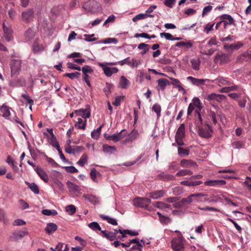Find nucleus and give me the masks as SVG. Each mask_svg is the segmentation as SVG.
<instances>
[{
    "label": "nucleus",
    "mask_w": 251,
    "mask_h": 251,
    "mask_svg": "<svg viewBox=\"0 0 251 251\" xmlns=\"http://www.w3.org/2000/svg\"><path fill=\"white\" fill-rule=\"evenodd\" d=\"M100 217L103 220H106L107 222L112 225H117L118 223L116 220L115 219L110 218L107 216H105L104 215L100 214Z\"/></svg>",
    "instance_id": "nucleus-32"
},
{
    "label": "nucleus",
    "mask_w": 251,
    "mask_h": 251,
    "mask_svg": "<svg viewBox=\"0 0 251 251\" xmlns=\"http://www.w3.org/2000/svg\"><path fill=\"white\" fill-rule=\"evenodd\" d=\"M185 135V126L184 124H181L178 127L176 132L175 136L184 137Z\"/></svg>",
    "instance_id": "nucleus-33"
},
{
    "label": "nucleus",
    "mask_w": 251,
    "mask_h": 251,
    "mask_svg": "<svg viewBox=\"0 0 251 251\" xmlns=\"http://www.w3.org/2000/svg\"><path fill=\"white\" fill-rule=\"evenodd\" d=\"M172 80L171 83L175 87H176L179 91H184V89L181 86V83L180 81L176 78L171 77Z\"/></svg>",
    "instance_id": "nucleus-24"
},
{
    "label": "nucleus",
    "mask_w": 251,
    "mask_h": 251,
    "mask_svg": "<svg viewBox=\"0 0 251 251\" xmlns=\"http://www.w3.org/2000/svg\"><path fill=\"white\" fill-rule=\"evenodd\" d=\"M172 247L175 251H183L184 244L180 239L175 238L172 241Z\"/></svg>",
    "instance_id": "nucleus-7"
},
{
    "label": "nucleus",
    "mask_w": 251,
    "mask_h": 251,
    "mask_svg": "<svg viewBox=\"0 0 251 251\" xmlns=\"http://www.w3.org/2000/svg\"><path fill=\"white\" fill-rule=\"evenodd\" d=\"M154 206L158 208L163 209L170 208V205L161 201H155L153 203Z\"/></svg>",
    "instance_id": "nucleus-36"
},
{
    "label": "nucleus",
    "mask_w": 251,
    "mask_h": 251,
    "mask_svg": "<svg viewBox=\"0 0 251 251\" xmlns=\"http://www.w3.org/2000/svg\"><path fill=\"white\" fill-rule=\"evenodd\" d=\"M133 203L136 206L148 209V206L151 203V200L147 198L137 197L133 200Z\"/></svg>",
    "instance_id": "nucleus-2"
},
{
    "label": "nucleus",
    "mask_w": 251,
    "mask_h": 251,
    "mask_svg": "<svg viewBox=\"0 0 251 251\" xmlns=\"http://www.w3.org/2000/svg\"><path fill=\"white\" fill-rule=\"evenodd\" d=\"M201 111L198 109H195V123L196 126L198 128L202 126V119L201 114Z\"/></svg>",
    "instance_id": "nucleus-19"
},
{
    "label": "nucleus",
    "mask_w": 251,
    "mask_h": 251,
    "mask_svg": "<svg viewBox=\"0 0 251 251\" xmlns=\"http://www.w3.org/2000/svg\"><path fill=\"white\" fill-rule=\"evenodd\" d=\"M195 195H197V197H194V201H202V197L207 196V194L202 193H196L194 194Z\"/></svg>",
    "instance_id": "nucleus-58"
},
{
    "label": "nucleus",
    "mask_w": 251,
    "mask_h": 251,
    "mask_svg": "<svg viewBox=\"0 0 251 251\" xmlns=\"http://www.w3.org/2000/svg\"><path fill=\"white\" fill-rule=\"evenodd\" d=\"M223 96L221 95L216 94L215 93L211 94L208 96L209 100H215L219 101Z\"/></svg>",
    "instance_id": "nucleus-45"
},
{
    "label": "nucleus",
    "mask_w": 251,
    "mask_h": 251,
    "mask_svg": "<svg viewBox=\"0 0 251 251\" xmlns=\"http://www.w3.org/2000/svg\"><path fill=\"white\" fill-rule=\"evenodd\" d=\"M86 119L83 121L82 118H79L77 119V122L75 124V126H77L78 129L84 130L86 128Z\"/></svg>",
    "instance_id": "nucleus-26"
},
{
    "label": "nucleus",
    "mask_w": 251,
    "mask_h": 251,
    "mask_svg": "<svg viewBox=\"0 0 251 251\" xmlns=\"http://www.w3.org/2000/svg\"><path fill=\"white\" fill-rule=\"evenodd\" d=\"M243 46V44L241 42H238L236 44H225L224 45L225 49L229 51L234 50H238Z\"/></svg>",
    "instance_id": "nucleus-15"
},
{
    "label": "nucleus",
    "mask_w": 251,
    "mask_h": 251,
    "mask_svg": "<svg viewBox=\"0 0 251 251\" xmlns=\"http://www.w3.org/2000/svg\"><path fill=\"white\" fill-rule=\"evenodd\" d=\"M221 19L222 20H228L229 25H232L234 24V20L230 15L227 14H224L221 16Z\"/></svg>",
    "instance_id": "nucleus-48"
},
{
    "label": "nucleus",
    "mask_w": 251,
    "mask_h": 251,
    "mask_svg": "<svg viewBox=\"0 0 251 251\" xmlns=\"http://www.w3.org/2000/svg\"><path fill=\"white\" fill-rule=\"evenodd\" d=\"M157 178L160 180L163 181H170L175 179V177L170 174H165L162 172L157 176Z\"/></svg>",
    "instance_id": "nucleus-16"
},
{
    "label": "nucleus",
    "mask_w": 251,
    "mask_h": 251,
    "mask_svg": "<svg viewBox=\"0 0 251 251\" xmlns=\"http://www.w3.org/2000/svg\"><path fill=\"white\" fill-rule=\"evenodd\" d=\"M88 226L90 228H91L92 229H93L95 231L99 230V231H101V229L100 226L99 224L97 222H93L90 223L88 225Z\"/></svg>",
    "instance_id": "nucleus-46"
},
{
    "label": "nucleus",
    "mask_w": 251,
    "mask_h": 251,
    "mask_svg": "<svg viewBox=\"0 0 251 251\" xmlns=\"http://www.w3.org/2000/svg\"><path fill=\"white\" fill-rule=\"evenodd\" d=\"M193 172L190 170L187 169H183L179 171L176 174L177 176H183L186 175H191Z\"/></svg>",
    "instance_id": "nucleus-40"
},
{
    "label": "nucleus",
    "mask_w": 251,
    "mask_h": 251,
    "mask_svg": "<svg viewBox=\"0 0 251 251\" xmlns=\"http://www.w3.org/2000/svg\"><path fill=\"white\" fill-rule=\"evenodd\" d=\"M81 70L83 74H87L88 73H92L93 72V70L92 69L91 67L88 65L83 66L81 69Z\"/></svg>",
    "instance_id": "nucleus-51"
},
{
    "label": "nucleus",
    "mask_w": 251,
    "mask_h": 251,
    "mask_svg": "<svg viewBox=\"0 0 251 251\" xmlns=\"http://www.w3.org/2000/svg\"><path fill=\"white\" fill-rule=\"evenodd\" d=\"M102 126L99 127L97 130H94L91 132V137L94 139H98L100 134Z\"/></svg>",
    "instance_id": "nucleus-39"
},
{
    "label": "nucleus",
    "mask_w": 251,
    "mask_h": 251,
    "mask_svg": "<svg viewBox=\"0 0 251 251\" xmlns=\"http://www.w3.org/2000/svg\"><path fill=\"white\" fill-rule=\"evenodd\" d=\"M129 84V81L126 79L125 76L122 75L120 78L119 83L120 87L123 89H126Z\"/></svg>",
    "instance_id": "nucleus-25"
},
{
    "label": "nucleus",
    "mask_w": 251,
    "mask_h": 251,
    "mask_svg": "<svg viewBox=\"0 0 251 251\" xmlns=\"http://www.w3.org/2000/svg\"><path fill=\"white\" fill-rule=\"evenodd\" d=\"M148 17L147 14H139L135 16L133 19L132 21L134 22L141 19H144Z\"/></svg>",
    "instance_id": "nucleus-53"
},
{
    "label": "nucleus",
    "mask_w": 251,
    "mask_h": 251,
    "mask_svg": "<svg viewBox=\"0 0 251 251\" xmlns=\"http://www.w3.org/2000/svg\"><path fill=\"white\" fill-rule=\"evenodd\" d=\"M244 185L247 187V189L251 191V178L247 177L246 180L244 181Z\"/></svg>",
    "instance_id": "nucleus-62"
},
{
    "label": "nucleus",
    "mask_w": 251,
    "mask_h": 251,
    "mask_svg": "<svg viewBox=\"0 0 251 251\" xmlns=\"http://www.w3.org/2000/svg\"><path fill=\"white\" fill-rule=\"evenodd\" d=\"M42 213L45 215L47 216H55L57 215V212L55 210L52 209V210H49V209H44L42 211Z\"/></svg>",
    "instance_id": "nucleus-47"
},
{
    "label": "nucleus",
    "mask_w": 251,
    "mask_h": 251,
    "mask_svg": "<svg viewBox=\"0 0 251 251\" xmlns=\"http://www.w3.org/2000/svg\"><path fill=\"white\" fill-rule=\"evenodd\" d=\"M150 45L148 44H146L145 43H142L138 45V48L140 50H143L142 51H141V54L142 55H144L146 54L149 50Z\"/></svg>",
    "instance_id": "nucleus-31"
},
{
    "label": "nucleus",
    "mask_w": 251,
    "mask_h": 251,
    "mask_svg": "<svg viewBox=\"0 0 251 251\" xmlns=\"http://www.w3.org/2000/svg\"><path fill=\"white\" fill-rule=\"evenodd\" d=\"M44 50V47L42 44H40L38 41H34L33 45V51L34 53H38Z\"/></svg>",
    "instance_id": "nucleus-23"
},
{
    "label": "nucleus",
    "mask_w": 251,
    "mask_h": 251,
    "mask_svg": "<svg viewBox=\"0 0 251 251\" xmlns=\"http://www.w3.org/2000/svg\"><path fill=\"white\" fill-rule=\"evenodd\" d=\"M57 229V225L53 223H49L47 224L45 228V231L48 235H51L54 233Z\"/></svg>",
    "instance_id": "nucleus-14"
},
{
    "label": "nucleus",
    "mask_w": 251,
    "mask_h": 251,
    "mask_svg": "<svg viewBox=\"0 0 251 251\" xmlns=\"http://www.w3.org/2000/svg\"><path fill=\"white\" fill-rule=\"evenodd\" d=\"M180 164L182 167L196 168L197 167L196 163L190 160L182 159L180 161Z\"/></svg>",
    "instance_id": "nucleus-20"
},
{
    "label": "nucleus",
    "mask_w": 251,
    "mask_h": 251,
    "mask_svg": "<svg viewBox=\"0 0 251 251\" xmlns=\"http://www.w3.org/2000/svg\"><path fill=\"white\" fill-rule=\"evenodd\" d=\"M0 110L3 113L2 116L3 117L6 118V117H9L10 115L9 107L7 106L3 105L0 108Z\"/></svg>",
    "instance_id": "nucleus-35"
},
{
    "label": "nucleus",
    "mask_w": 251,
    "mask_h": 251,
    "mask_svg": "<svg viewBox=\"0 0 251 251\" xmlns=\"http://www.w3.org/2000/svg\"><path fill=\"white\" fill-rule=\"evenodd\" d=\"M176 46L177 47H184L186 49H189L192 47V44L191 41L187 42H179L176 44Z\"/></svg>",
    "instance_id": "nucleus-34"
},
{
    "label": "nucleus",
    "mask_w": 251,
    "mask_h": 251,
    "mask_svg": "<svg viewBox=\"0 0 251 251\" xmlns=\"http://www.w3.org/2000/svg\"><path fill=\"white\" fill-rule=\"evenodd\" d=\"M206 186H214L219 185V181L217 180H208L204 182Z\"/></svg>",
    "instance_id": "nucleus-60"
},
{
    "label": "nucleus",
    "mask_w": 251,
    "mask_h": 251,
    "mask_svg": "<svg viewBox=\"0 0 251 251\" xmlns=\"http://www.w3.org/2000/svg\"><path fill=\"white\" fill-rule=\"evenodd\" d=\"M139 135V133L137 130H132V131L128 134L127 138L125 140V143L132 142L136 139Z\"/></svg>",
    "instance_id": "nucleus-13"
},
{
    "label": "nucleus",
    "mask_w": 251,
    "mask_h": 251,
    "mask_svg": "<svg viewBox=\"0 0 251 251\" xmlns=\"http://www.w3.org/2000/svg\"><path fill=\"white\" fill-rule=\"evenodd\" d=\"M36 172L42 179L45 182H47L49 180V177L47 173L43 171V170L40 167H37L36 169Z\"/></svg>",
    "instance_id": "nucleus-18"
},
{
    "label": "nucleus",
    "mask_w": 251,
    "mask_h": 251,
    "mask_svg": "<svg viewBox=\"0 0 251 251\" xmlns=\"http://www.w3.org/2000/svg\"><path fill=\"white\" fill-rule=\"evenodd\" d=\"M102 148L103 151L106 152L111 151H116V150L114 146H111L108 145H103Z\"/></svg>",
    "instance_id": "nucleus-52"
},
{
    "label": "nucleus",
    "mask_w": 251,
    "mask_h": 251,
    "mask_svg": "<svg viewBox=\"0 0 251 251\" xmlns=\"http://www.w3.org/2000/svg\"><path fill=\"white\" fill-rule=\"evenodd\" d=\"M187 79L190 81L193 84L198 86L203 84L206 81V79H199L192 76H188Z\"/></svg>",
    "instance_id": "nucleus-17"
},
{
    "label": "nucleus",
    "mask_w": 251,
    "mask_h": 251,
    "mask_svg": "<svg viewBox=\"0 0 251 251\" xmlns=\"http://www.w3.org/2000/svg\"><path fill=\"white\" fill-rule=\"evenodd\" d=\"M190 63L192 65V68L194 70L199 71L200 70V66L201 64V61L199 58L191 59Z\"/></svg>",
    "instance_id": "nucleus-27"
},
{
    "label": "nucleus",
    "mask_w": 251,
    "mask_h": 251,
    "mask_svg": "<svg viewBox=\"0 0 251 251\" xmlns=\"http://www.w3.org/2000/svg\"><path fill=\"white\" fill-rule=\"evenodd\" d=\"M35 35V32L31 28L28 29L25 32V37L28 40L32 39Z\"/></svg>",
    "instance_id": "nucleus-42"
},
{
    "label": "nucleus",
    "mask_w": 251,
    "mask_h": 251,
    "mask_svg": "<svg viewBox=\"0 0 251 251\" xmlns=\"http://www.w3.org/2000/svg\"><path fill=\"white\" fill-rule=\"evenodd\" d=\"M158 86L160 87L162 90H165L168 84H169V81L165 78H160L157 80Z\"/></svg>",
    "instance_id": "nucleus-29"
},
{
    "label": "nucleus",
    "mask_w": 251,
    "mask_h": 251,
    "mask_svg": "<svg viewBox=\"0 0 251 251\" xmlns=\"http://www.w3.org/2000/svg\"><path fill=\"white\" fill-rule=\"evenodd\" d=\"M87 159L88 157L86 154H83L77 163L80 166L83 167L87 163Z\"/></svg>",
    "instance_id": "nucleus-38"
},
{
    "label": "nucleus",
    "mask_w": 251,
    "mask_h": 251,
    "mask_svg": "<svg viewBox=\"0 0 251 251\" xmlns=\"http://www.w3.org/2000/svg\"><path fill=\"white\" fill-rule=\"evenodd\" d=\"M64 169L68 173H75L78 172V170L73 166L65 167Z\"/></svg>",
    "instance_id": "nucleus-57"
},
{
    "label": "nucleus",
    "mask_w": 251,
    "mask_h": 251,
    "mask_svg": "<svg viewBox=\"0 0 251 251\" xmlns=\"http://www.w3.org/2000/svg\"><path fill=\"white\" fill-rule=\"evenodd\" d=\"M34 15V11L32 9H28L24 11L22 13V19L23 21L28 23L33 18Z\"/></svg>",
    "instance_id": "nucleus-9"
},
{
    "label": "nucleus",
    "mask_w": 251,
    "mask_h": 251,
    "mask_svg": "<svg viewBox=\"0 0 251 251\" xmlns=\"http://www.w3.org/2000/svg\"><path fill=\"white\" fill-rule=\"evenodd\" d=\"M2 28L4 32V37L6 41H11L13 38L12 29L11 28L6 27L4 23L3 24Z\"/></svg>",
    "instance_id": "nucleus-11"
},
{
    "label": "nucleus",
    "mask_w": 251,
    "mask_h": 251,
    "mask_svg": "<svg viewBox=\"0 0 251 251\" xmlns=\"http://www.w3.org/2000/svg\"><path fill=\"white\" fill-rule=\"evenodd\" d=\"M80 73L75 72L72 73H66L64 76L68 77L71 79H74L75 78H78L80 77Z\"/></svg>",
    "instance_id": "nucleus-43"
},
{
    "label": "nucleus",
    "mask_w": 251,
    "mask_h": 251,
    "mask_svg": "<svg viewBox=\"0 0 251 251\" xmlns=\"http://www.w3.org/2000/svg\"><path fill=\"white\" fill-rule=\"evenodd\" d=\"M75 112L77 115V116H81L85 119L89 118L91 116V111L89 109V106L88 105H87L86 108H81L75 110Z\"/></svg>",
    "instance_id": "nucleus-8"
},
{
    "label": "nucleus",
    "mask_w": 251,
    "mask_h": 251,
    "mask_svg": "<svg viewBox=\"0 0 251 251\" xmlns=\"http://www.w3.org/2000/svg\"><path fill=\"white\" fill-rule=\"evenodd\" d=\"M28 233L27 229H25L24 230H19L13 233V237L15 240H19L22 238L24 236L27 235Z\"/></svg>",
    "instance_id": "nucleus-21"
},
{
    "label": "nucleus",
    "mask_w": 251,
    "mask_h": 251,
    "mask_svg": "<svg viewBox=\"0 0 251 251\" xmlns=\"http://www.w3.org/2000/svg\"><path fill=\"white\" fill-rule=\"evenodd\" d=\"M195 108L199 111H201L202 108V104L198 98H194L192 100V102L189 104L187 110V115H190Z\"/></svg>",
    "instance_id": "nucleus-4"
},
{
    "label": "nucleus",
    "mask_w": 251,
    "mask_h": 251,
    "mask_svg": "<svg viewBox=\"0 0 251 251\" xmlns=\"http://www.w3.org/2000/svg\"><path fill=\"white\" fill-rule=\"evenodd\" d=\"M232 146L234 149H240L245 146V142L241 141H236L232 143Z\"/></svg>",
    "instance_id": "nucleus-37"
},
{
    "label": "nucleus",
    "mask_w": 251,
    "mask_h": 251,
    "mask_svg": "<svg viewBox=\"0 0 251 251\" xmlns=\"http://www.w3.org/2000/svg\"><path fill=\"white\" fill-rule=\"evenodd\" d=\"M22 61L12 59L10 62L11 74L12 76L18 75L21 70Z\"/></svg>",
    "instance_id": "nucleus-1"
},
{
    "label": "nucleus",
    "mask_w": 251,
    "mask_h": 251,
    "mask_svg": "<svg viewBox=\"0 0 251 251\" xmlns=\"http://www.w3.org/2000/svg\"><path fill=\"white\" fill-rule=\"evenodd\" d=\"M98 64L99 66L102 68L104 74L107 76H110L112 75V74L116 73L118 72V69L117 68H110L102 63H99Z\"/></svg>",
    "instance_id": "nucleus-6"
},
{
    "label": "nucleus",
    "mask_w": 251,
    "mask_h": 251,
    "mask_svg": "<svg viewBox=\"0 0 251 251\" xmlns=\"http://www.w3.org/2000/svg\"><path fill=\"white\" fill-rule=\"evenodd\" d=\"M198 129V134L201 137L208 138L212 136V130L209 124H206L204 126H202Z\"/></svg>",
    "instance_id": "nucleus-3"
},
{
    "label": "nucleus",
    "mask_w": 251,
    "mask_h": 251,
    "mask_svg": "<svg viewBox=\"0 0 251 251\" xmlns=\"http://www.w3.org/2000/svg\"><path fill=\"white\" fill-rule=\"evenodd\" d=\"M90 175L93 181H97L96 177L97 176L100 175V174L95 168H93L90 172Z\"/></svg>",
    "instance_id": "nucleus-50"
},
{
    "label": "nucleus",
    "mask_w": 251,
    "mask_h": 251,
    "mask_svg": "<svg viewBox=\"0 0 251 251\" xmlns=\"http://www.w3.org/2000/svg\"><path fill=\"white\" fill-rule=\"evenodd\" d=\"M127 135V132L125 129L122 130L119 133L117 134L119 141L125 138Z\"/></svg>",
    "instance_id": "nucleus-55"
},
{
    "label": "nucleus",
    "mask_w": 251,
    "mask_h": 251,
    "mask_svg": "<svg viewBox=\"0 0 251 251\" xmlns=\"http://www.w3.org/2000/svg\"><path fill=\"white\" fill-rule=\"evenodd\" d=\"M50 144L56 149L59 148V145L57 141L55 136L53 137H50Z\"/></svg>",
    "instance_id": "nucleus-56"
},
{
    "label": "nucleus",
    "mask_w": 251,
    "mask_h": 251,
    "mask_svg": "<svg viewBox=\"0 0 251 251\" xmlns=\"http://www.w3.org/2000/svg\"><path fill=\"white\" fill-rule=\"evenodd\" d=\"M66 185L70 193H81V189L80 188V187L78 185L75 184V183L70 181H68L66 183Z\"/></svg>",
    "instance_id": "nucleus-12"
},
{
    "label": "nucleus",
    "mask_w": 251,
    "mask_h": 251,
    "mask_svg": "<svg viewBox=\"0 0 251 251\" xmlns=\"http://www.w3.org/2000/svg\"><path fill=\"white\" fill-rule=\"evenodd\" d=\"M67 67L69 69H73V70H77L79 71H80L81 70V68L80 67H78L72 63L68 62L67 64Z\"/></svg>",
    "instance_id": "nucleus-61"
},
{
    "label": "nucleus",
    "mask_w": 251,
    "mask_h": 251,
    "mask_svg": "<svg viewBox=\"0 0 251 251\" xmlns=\"http://www.w3.org/2000/svg\"><path fill=\"white\" fill-rule=\"evenodd\" d=\"M212 82L217 84L220 87L227 85L230 86L233 84L232 81L227 78H225L223 76H219L214 80H212Z\"/></svg>",
    "instance_id": "nucleus-5"
},
{
    "label": "nucleus",
    "mask_w": 251,
    "mask_h": 251,
    "mask_svg": "<svg viewBox=\"0 0 251 251\" xmlns=\"http://www.w3.org/2000/svg\"><path fill=\"white\" fill-rule=\"evenodd\" d=\"M176 0H164V4L170 8H172L173 5L175 3Z\"/></svg>",
    "instance_id": "nucleus-64"
},
{
    "label": "nucleus",
    "mask_w": 251,
    "mask_h": 251,
    "mask_svg": "<svg viewBox=\"0 0 251 251\" xmlns=\"http://www.w3.org/2000/svg\"><path fill=\"white\" fill-rule=\"evenodd\" d=\"M197 196V195H195V194H191L187 198L182 199V201L183 203H191L194 201V197H196Z\"/></svg>",
    "instance_id": "nucleus-49"
},
{
    "label": "nucleus",
    "mask_w": 251,
    "mask_h": 251,
    "mask_svg": "<svg viewBox=\"0 0 251 251\" xmlns=\"http://www.w3.org/2000/svg\"><path fill=\"white\" fill-rule=\"evenodd\" d=\"M238 89V86L236 85H231L230 86H228L227 87H223L221 90V92L222 93H227L230 91L237 90Z\"/></svg>",
    "instance_id": "nucleus-30"
},
{
    "label": "nucleus",
    "mask_w": 251,
    "mask_h": 251,
    "mask_svg": "<svg viewBox=\"0 0 251 251\" xmlns=\"http://www.w3.org/2000/svg\"><path fill=\"white\" fill-rule=\"evenodd\" d=\"M189 151V149H184L180 147L178 148V154L180 156H188Z\"/></svg>",
    "instance_id": "nucleus-44"
},
{
    "label": "nucleus",
    "mask_w": 251,
    "mask_h": 251,
    "mask_svg": "<svg viewBox=\"0 0 251 251\" xmlns=\"http://www.w3.org/2000/svg\"><path fill=\"white\" fill-rule=\"evenodd\" d=\"M214 24H210L208 23L206 24L204 28V31H205L206 33H209V32L213 29V26Z\"/></svg>",
    "instance_id": "nucleus-59"
},
{
    "label": "nucleus",
    "mask_w": 251,
    "mask_h": 251,
    "mask_svg": "<svg viewBox=\"0 0 251 251\" xmlns=\"http://www.w3.org/2000/svg\"><path fill=\"white\" fill-rule=\"evenodd\" d=\"M25 184L28 186L30 189L34 192L35 194L39 193V189L38 186L35 183H30L28 181H25Z\"/></svg>",
    "instance_id": "nucleus-28"
},
{
    "label": "nucleus",
    "mask_w": 251,
    "mask_h": 251,
    "mask_svg": "<svg viewBox=\"0 0 251 251\" xmlns=\"http://www.w3.org/2000/svg\"><path fill=\"white\" fill-rule=\"evenodd\" d=\"M166 194V191L164 190H157L151 192L149 194V197L153 199H158L163 197Z\"/></svg>",
    "instance_id": "nucleus-10"
},
{
    "label": "nucleus",
    "mask_w": 251,
    "mask_h": 251,
    "mask_svg": "<svg viewBox=\"0 0 251 251\" xmlns=\"http://www.w3.org/2000/svg\"><path fill=\"white\" fill-rule=\"evenodd\" d=\"M152 110L156 113L157 118L160 117L161 115V108L159 104H154L152 107Z\"/></svg>",
    "instance_id": "nucleus-41"
},
{
    "label": "nucleus",
    "mask_w": 251,
    "mask_h": 251,
    "mask_svg": "<svg viewBox=\"0 0 251 251\" xmlns=\"http://www.w3.org/2000/svg\"><path fill=\"white\" fill-rule=\"evenodd\" d=\"M106 139L108 140L112 141L114 142H117L119 141V139L118 138L117 134H114L113 135H109L107 136Z\"/></svg>",
    "instance_id": "nucleus-63"
},
{
    "label": "nucleus",
    "mask_w": 251,
    "mask_h": 251,
    "mask_svg": "<svg viewBox=\"0 0 251 251\" xmlns=\"http://www.w3.org/2000/svg\"><path fill=\"white\" fill-rule=\"evenodd\" d=\"M102 236L110 241H114L116 239L115 234L113 232L108 230H101Z\"/></svg>",
    "instance_id": "nucleus-22"
},
{
    "label": "nucleus",
    "mask_w": 251,
    "mask_h": 251,
    "mask_svg": "<svg viewBox=\"0 0 251 251\" xmlns=\"http://www.w3.org/2000/svg\"><path fill=\"white\" fill-rule=\"evenodd\" d=\"M66 210L71 215L74 214L76 211L75 207L72 204L66 206Z\"/></svg>",
    "instance_id": "nucleus-54"
}]
</instances>
